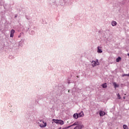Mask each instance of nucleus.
Returning <instances> with one entry per match:
<instances>
[{"label": "nucleus", "instance_id": "nucleus-1", "mask_svg": "<svg viewBox=\"0 0 129 129\" xmlns=\"http://www.w3.org/2000/svg\"><path fill=\"white\" fill-rule=\"evenodd\" d=\"M52 121L55 123H59V124H61V125L64 124V121L62 120L53 119Z\"/></svg>", "mask_w": 129, "mask_h": 129}, {"label": "nucleus", "instance_id": "nucleus-2", "mask_svg": "<svg viewBox=\"0 0 129 129\" xmlns=\"http://www.w3.org/2000/svg\"><path fill=\"white\" fill-rule=\"evenodd\" d=\"M84 126L82 124V122H80L78 125H77L74 129H82Z\"/></svg>", "mask_w": 129, "mask_h": 129}, {"label": "nucleus", "instance_id": "nucleus-3", "mask_svg": "<svg viewBox=\"0 0 129 129\" xmlns=\"http://www.w3.org/2000/svg\"><path fill=\"white\" fill-rule=\"evenodd\" d=\"M92 65L93 67H95V66H97L99 65V62H98V59H97L96 61H92Z\"/></svg>", "mask_w": 129, "mask_h": 129}, {"label": "nucleus", "instance_id": "nucleus-4", "mask_svg": "<svg viewBox=\"0 0 129 129\" xmlns=\"http://www.w3.org/2000/svg\"><path fill=\"white\" fill-rule=\"evenodd\" d=\"M78 117H83L84 116V113L83 111H81V112L78 113Z\"/></svg>", "mask_w": 129, "mask_h": 129}, {"label": "nucleus", "instance_id": "nucleus-5", "mask_svg": "<svg viewBox=\"0 0 129 129\" xmlns=\"http://www.w3.org/2000/svg\"><path fill=\"white\" fill-rule=\"evenodd\" d=\"M14 34H15V30L12 29L11 30V34H10L11 38H13L14 37Z\"/></svg>", "mask_w": 129, "mask_h": 129}, {"label": "nucleus", "instance_id": "nucleus-6", "mask_svg": "<svg viewBox=\"0 0 129 129\" xmlns=\"http://www.w3.org/2000/svg\"><path fill=\"white\" fill-rule=\"evenodd\" d=\"M100 116H103V115H105V112L103 111H100L99 112Z\"/></svg>", "mask_w": 129, "mask_h": 129}, {"label": "nucleus", "instance_id": "nucleus-7", "mask_svg": "<svg viewBox=\"0 0 129 129\" xmlns=\"http://www.w3.org/2000/svg\"><path fill=\"white\" fill-rule=\"evenodd\" d=\"M43 123H44V124H42L39 125L40 127H45L47 126V123L44 122V121H43Z\"/></svg>", "mask_w": 129, "mask_h": 129}, {"label": "nucleus", "instance_id": "nucleus-8", "mask_svg": "<svg viewBox=\"0 0 129 129\" xmlns=\"http://www.w3.org/2000/svg\"><path fill=\"white\" fill-rule=\"evenodd\" d=\"M113 86H114V87L115 89H116V88L119 87V85H117V84H116V83H115V82H114V83H113Z\"/></svg>", "mask_w": 129, "mask_h": 129}, {"label": "nucleus", "instance_id": "nucleus-9", "mask_svg": "<svg viewBox=\"0 0 129 129\" xmlns=\"http://www.w3.org/2000/svg\"><path fill=\"white\" fill-rule=\"evenodd\" d=\"M74 118H75V119H77V118H79L78 117V113H76L73 115Z\"/></svg>", "mask_w": 129, "mask_h": 129}, {"label": "nucleus", "instance_id": "nucleus-10", "mask_svg": "<svg viewBox=\"0 0 129 129\" xmlns=\"http://www.w3.org/2000/svg\"><path fill=\"white\" fill-rule=\"evenodd\" d=\"M100 47L98 46L97 47V52L98 53H102V50L100 48Z\"/></svg>", "mask_w": 129, "mask_h": 129}, {"label": "nucleus", "instance_id": "nucleus-11", "mask_svg": "<svg viewBox=\"0 0 129 129\" xmlns=\"http://www.w3.org/2000/svg\"><path fill=\"white\" fill-rule=\"evenodd\" d=\"M80 121H76L75 123H74L72 125V126H74V125H78Z\"/></svg>", "mask_w": 129, "mask_h": 129}, {"label": "nucleus", "instance_id": "nucleus-12", "mask_svg": "<svg viewBox=\"0 0 129 129\" xmlns=\"http://www.w3.org/2000/svg\"><path fill=\"white\" fill-rule=\"evenodd\" d=\"M117 24V23L115 21H112L111 23V25H112V27H114V26H115Z\"/></svg>", "mask_w": 129, "mask_h": 129}, {"label": "nucleus", "instance_id": "nucleus-13", "mask_svg": "<svg viewBox=\"0 0 129 129\" xmlns=\"http://www.w3.org/2000/svg\"><path fill=\"white\" fill-rule=\"evenodd\" d=\"M120 60H121V57L119 56L116 59V62H118L119 61H120Z\"/></svg>", "mask_w": 129, "mask_h": 129}, {"label": "nucleus", "instance_id": "nucleus-14", "mask_svg": "<svg viewBox=\"0 0 129 129\" xmlns=\"http://www.w3.org/2000/svg\"><path fill=\"white\" fill-rule=\"evenodd\" d=\"M102 87L103 88H106V87H107V86L106 85V83L103 84L102 85Z\"/></svg>", "mask_w": 129, "mask_h": 129}, {"label": "nucleus", "instance_id": "nucleus-15", "mask_svg": "<svg viewBox=\"0 0 129 129\" xmlns=\"http://www.w3.org/2000/svg\"><path fill=\"white\" fill-rule=\"evenodd\" d=\"M123 128L124 129H128V127L127 126V125L124 124L123 125Z\"/></svg>", "mask_w": 129, "mask_h": 129}, {"label": "nucleus", "instance_id": "nucleus-16", "mask_svg": "<svg viewBox=\"0 0 129 129\" xmlns=\"http://www.w3.org/2000/svg\"><path fill=\"white\" fill-rule=\"evenodd\" d=\"M117 96L118 97V99H121V97H120V95H119V93L117 94Z\"/></svg>", "mask_w": 129, "mask_h": 129}, {"label": "nucleus", "instance_id": "nucleus-17", "mask_svg": "<svg viewBox=\"0 0 129 129\" xmlns=\"http://www.w3.org/2000/svg\"><path fill=\"white\" fill-rule=\"evenodd\" d=\"M71 126H72V125H70V126H67V127H66V128H67H67H69L71 127Z\"/></svg>", "mask_w": 129, "mask_h": 129}, {"label": "nucleus", "instance_id": "nucleus-18", "mask_svg": "<svg viewBox=\"0 0 129 129\" xmlns=\"http://www.w3.org/2000/svg\"><path fill=\"white\" fill-rule=\"evenodd\" d=\"M122 77H124V76H127V74H123L122 75Z\"/></svg>", "mask_w": 129, "mask_h": 129}, {"label": "nucleus", "instance_id": "nucleus-19", "mask_svg": "<svg viewBox=\"0 0 129 129\" xmlns=\"http://www.w3.org/2000/svg\"><path fill=\"white\" fill-rule=\"evenodd\" d=\"M18 17L17 15H15V18H17Z\"/></svg>", "mask_w": 129, "mask_h": 129}, {"label": "nucleus", "instance_id": "nucleus-20", "mask_svg": "<svg viewBox=\"0 0 129 129\" xmlns=\"http://www.w3.org/2000/svg\"><path fill=\"white\" fill-rule=\"evenodd\" d=\"M26 19H27V20H29V19H28V17L26 16Z\"/></svg>", "mask_w": 129, "mask_h": 129}, {"label": "nucleus", "instance_id": "nucleus-21", "mask_svg": "<svg viewBox=\"0 0 129 129\" xmlns=\"http://www.w3.org/2000/svg\"><path fill=\"white\" fill-rule=\"evenodd\" d=\"M62 129H67V128H66V127H65L62 128Z\"/></svg>", "mask_w": 129, "mask_h": 129}, {"label": "nucleus", "instance_id": "nucleus-22", "mask_svg": "<svg viewBox=\"0 0 129 129\" xmlns=\"http://www.w3.org/2000/svg\"><path fill=\"white\" fill-rule=\"evenodd\" d=\"M123 99H125V97H123Z\"/></svg>", "mask_w": 129, "mask_h": 129}]
</instances>
